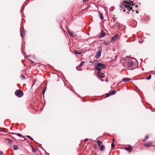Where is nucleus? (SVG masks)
Returning <instances> with one entry per match:
<instances>
[{"instance_id":"obj_1","label":"nucleus","mask_w":155,"mask_h":155,"mask_svg":"<svg viewBox=\"0 0 155 155\" xmlns=\"http://www.w3.org/2000/svg\"><path fill=\"white\" fill-rule=\"evenodd\" d=\"M133 2L132 1H130L129 3H128L127 2L125 1L122 3L120 5V7L121 8L120 9L121 11L123 10L124 12H125L126 10H127L128 11H130L132 9V7H130L128 5H133L134 4H133Z\"/></svg>"},{"instance_id":"obj_2","label":"nucleus","mask_w":155,"mask_h":155,"mask_svg":"<svg viewBox=\"0 0 155 155\" xmlns=\"http://www.w3.org/2000/svg\"><path fill=\"white\" fill-rule=\"evenodd\" d=\"M124 66L128 70H133L135 68L136 66L131 61L129 60L128 62H126L124 64Z\"/></svg>"},{"instance_id":"obj_3","label":"nucleus","mask_w":155,"mask_h":155,"mask_svg":"<svg viewBox=\"0 0 155 155\" xmlns=\"http://www.w3.org/2000/svg\"><path fill=\"white\" fill-rule=\"evenodd\" d=\"M102 50V48L101 46H100L95 56V58L96 59H98L100 57L101 54Z\"/></svg>"},{"instance_id":"obj_4","label":"nucleus","mask_w":155,"mask_h":155,"mask_svg":"<svg viewBox=\"0 0 155 155\" xmlns=\"http://www.w3.org/2000/svg\"><path fill=\"white\" fill-rule=\"evenodd\" d=\"M15 94L18 97H21L23 95V93L21 90H17L15 92Z\"/></svg>"},{"instance_id":"obj_5","label":"nucleus","mask_w":155,"mask_h":155,"mask_svg":"<svg viewBox=\"0 0 155 155\" xmlns=\"http://www.w3.org/2000/svg\"><path fill=\"white\" fill-rule=\"evenodd\" d=\"M20 30L21 36L22 38H24L25 37V31L24 28L22 27L20 28Z\"/></svg>"},{"instance_id":"obj_6","label":"nucleus","mask_w":155,"mask_h":155,"mask_svg":"<svg viewBox=\"0 0 155 155\" xmlns=\"http://www.w3.org/2000/svg\"><path fill=\"white\" fill-rule=\"evenodd\" d=\"M130 78H123L122 80L120 81L118 84H122L123 82H126L129 81L130 80Z\"/></svg>"},{"instance_id":"obj_7","label":"nucleus","mask_w":155,"mask_h":155,"mask_svg":"<svg viewBox=\"0 0 155 155\" xmlns=\"http://www.w3.org/2000/svg\"><path fill=\"white\" fill-rule=\"evenodd\" d=\"M152 143L150 142H146L144 144V146L146 147H149L152 146Z\"/></svg>"},{"instance_id":"obj_8","label":"nucleus","mask_w":155,"mask_h":155,"mask_svg":"<svg viewBox=\"0 0 155 155\" xmlns=\"http://www.w3.org/2000/svg\"><path fill=\"white\" fill-rule=\"evenodd\" d=\"M119 37V35L118 34H116L115 35H114V36H113L112 38H111V40L112 41H116L117 38Z\"/></svg>"},{"instance_id":"obj_9","label":"nucleus","mask_w":155,"mask_h":155,"mask_svg":"<svg viewBox=\"0 0 155 155\" xmlns=\"http://www.w3.org/2000/svg\"><path fill=\"white\" fill-rule=\"evenodd\" d=\"M97 65H98V67L101 68L103 69H104L106 67L105 65L101 63H99V64H98Z\"/></svg>"},{"instance_id":"obj_10","label":"nucleus","mask_w":155,"mask_h":155,"mask_svg":"<svg viewBox=\"0 0 155 155\" xmlns=\"http://www.w3.org/2000/svg\"><path fill=\"white\" fill-rule=\"evenodd\" d=\"M125 149L129 151L130 152L133 149L130 145H129L128 147H125Z\"/></svg>"},{"instance_id":"obj_11","label":"nucleus","mask_w":155,"mask_h":155,"mask_svg":"<svg viewBox=\"0 0 155 155\" xmlns=\"http://www.w3.org/2000/svg\"><path fill=\"white\" fill-rule=\"evenodd\" d=\"M100 63H99L97 62V60H94L93 62V65L95 67H98V65H97L98 64Z\"/></svg>"},{"instance_id":"obj_12","label":"nucleus","mask_w":155,"mask_h":155,"mask_svg":"<svg viewBox=\"0 0 155 155\" xmlns=\"http://www.w3.org/2000/svg\"><path fill=\"white\" fill-rule=\"evenodd\" d=\"M97 74L101 78H104V77L105 75L103 73H101L100 72H97Z\"/></svg>"},{"instance_id":"obj_13","label":"nucleus","mask_w":155,"mask_h":155,"mask_svg":"<svg viewBox=\"0 0 155 155\" xmlns=\"http://www.w3.org/2000/svg\"><path fill=\"white\" fill-rule=\"evenodd\" d=\"M85 62L84 61H82L81 62V63H80V64H79L78 66H77L76 67V68L78 70H79V69L78 68H81L83 65L84 63Z\"/></svg>"},{"instance_id":"obj_14","label":"nucleus","mask_w":155,"mask_h":155,"mask_svg":"<svg viewBox=\"0 0 155 155\" xmlns=\"http://www.w3.org/2000/svg\"><path fill=\"white\" fill-rule=\"evenodd\" d=\"M6 139L9 141L8 144L10 145H11L12 144L13 142L12 140L9 138H6Z\"/></svg>"},{"instance_id":"obj_15","label":"nucleus","mask_w":155,"mask_h":155,"mask_svg":"<svg viewBox=\"0 0 155 155\" xmlns=\"http://www.w3.org/2000/svg\"><path fill=\"white\" fill-rule=\"evenodd\" d=\"M106 34L103 31H102L101 33L100 37L101 38H102Z\"/></svg>"},{"instance_id":"obj_16","label":"nucleus","mask_w":155,"mask_h":155,"mask_svg":"<svg viewBox=\"0 0 155 155\" xmlns=\"http://www.w3.org/2000/svg\"><path fill=\"white\" fill-rule=\"evenodd\" d=\"M105 149L104 146L103 145H101L100 147V150L101 151H103Z\"/></svg>"},{"instance_id":"obj_17","label":"nucleus","mask_w":155,"mask_h":155,"mask_svg":"<svg viewBox=\"0 0 155 155\" xmlns=\"http://www.w3.org/2000/svg\"><path fill=\"white\" fill-rule=\"evenodd\" d=\"M102 68H101L98 67H96L95 68V70H97L99 71V72H100Z\"/></svg>"},{"instance_id":"obj_18","label":"nucleus","mask_w":155,"mask_h":155,"mask_svg":"<svg viewBox=\"0 0 155 155\" xmlns=\"http://www.w3.org/2000/svg\"><path fill=\"white\" fill-rule=\"evenodd\" d=\"M68 32L69 33V35L71 37H74L73 34L72 32H71L69 30L68 31Z\"/></svg>"},{"instance_id":"obj_19","label":"nucleus","mask_w":155,"mask_h":155,"mask_svg":"<svg viewBox=\"0 0 155 155\" xmlns=\"http://www.w3.org/2000/svg\"><path fill=\"white\" fill-rule=\"evenodd\" d=\"M97 143L98 144V146L99 147L100 146H101V144L102 143V142H101V141L99 140H97Z\"/></svg>"},{"instance_id":"obj_20","label":"nucleus","mask_w":155,"mask_h":155,"mask_svg":"<svg viewBox=\"0 0 155 155\" xmlns=\"http://www.w3.org/2000/svg\"><path fill=\"white\" fill-rule=\"evenodd\" d=\"M18 148V147L17 145H14L13 146V149L15 150H17Z\"/></svg>"},{"instance_id":"obj_21","label":"nucleus","mask_w":155,"mask_h":155,"mask_svg":"<svg viewBox=\"0 0 155 155\" xmlns=\"http://www.w3.org/2000/svg\"><path fill=\"white\" fill-rule=\"evenodd\" d=\"M110 43V42L108 41H104V44L105 45H109Z\"/></svg>"},{"instance_id":"obj_22","label":"nucleus","mask_w":155,"mask_h":155,"mask_svg":"<svg viewBox=\"0 0 155 155\" xmlns=\"http://www.w3.org/2000/svg\"><path fill=\"white\" fill-rule=\"evenodd\" d=\"M74 52L75 53L77 54H81L82 53V52H77V51H76L75 50H74Z\"/></svg>"},{"instance_id":"obj_23","label":"nucleus","mask_w":155,"mask_h":155,"mask_svg":"<svg viewBox=\"0 0 155 155\" xmlns=\"http://www.w3.org/2000/svg\"><path fill=\"white\" fill-rule=\"evenodd\" d=\"M116 92V91H112L110 93V95H111L114 94H115V93Z\"/></svg>"},{"instance_id":"obj_24","label":"nucleus","mask_w":155,"mask_h":155,"mask_svg":"<svg viewBox=\"0 0 155 155\" xmlns=\"http://www.w3.org/2000/svg\"><path fill=\"white\" fill-rule=\"evenodd\" d=\"M26 137H27L28 138H29L31 140H33V139L31 137H30L29 136L27 135V136H26Z\"/></svg>"},{"instance_id":"obj_25","label":"nucleus","mask_w":155,"mask_h":155,"mask_svg":"<svg viewBox=\"0 0 155 155\" xmlns=\"http://www.w3.org/2000/svg\"><path fill=\"white\" fill-rule=\"evenodd\" d=\"M100 18H101V20H103V16L101 13H100Z\"/></svg>"},{"instance_id":"obj_26","label":"nucleus","mask_w":155,"mask_h":155,"mask_svg":"<svg viewBox=\"0 0 155 155\" xmlns=\"http://www.w3.org/2000/svg\"><path fill=\"white\" fill-rule=\"evenodd\" d=\"M119 23L118 22H117V23H116L115 24V25L117 27H118V28H119Z\"/></svg>"},{"instance_id":"obj_27","label":"nucleus","mask_w":155,"mask_h":155,"mask_svg":"<svg viewBox=\"0 0 155 155\" xmlns=\"http://www.w3.org/2000/svg\"><path fill=\"white\" fill-rule=\"evenodd\" d=\"M151 75H150L148 77L146 78V79L147 80H149L151 78Z\"/></svg>"},{"instance_id":"obj_28","label":"nucleus","mask_w":155,"mask_h":155,"mask_svg":"<svg viewBox=\"0 0 155 155\" xmlns=\"http://www.w3.org/2000/svg\"><path fill=\"white\" fill-rule=\"evenodd\" d=\"M21 78L22 79H25V76L23 75H21Z\"/></svg>"},{"instance_id":"obj_29","label":"nucleus","mask_w":155,"mask_h":155,"mask_svg":"<svg viewBox=\"0 0 155 155\" xmlns=\"http://www.w3.org/2000/svg\"><path fill=\"white\" fill-rule=\"evenodd\" d=\"M110 93L109 94V93H108V94H107L106 95V97H109V96L111 95H110Z\"/></svg>"},{"instance_id":"obj_30","label":"nucleus","mask_w":155,"mask_h":155,"mask_svg":"<svg viewBox=\"0 0 155 155\" xmlns=\"http://www.w3.org/2000/svg\"><path fill=\"white\" fill-rule=\"evenodd\" d=\"M114 146H115V145H114V143H112L111 144V147L112 148H113L114 147Z\"/></svg>"},{"instance_id":"obj_31","label":"nucleus","mask_w":155,"mask_h":155,"mask_svg":"<svg viewBox=\"0 0 155 155\" xmlns=\"http://www.w3.org/2000/svg\"><path fill=\"white\" fill-rule=\"evenodd\" d=\"M0 155H5L4 154L2 151H0Z\"/></svg>"},{"instance_id":"obj_32","label":"nucleus","mask_w":155,"mask_h":155,"mask_svg":"<svg viewBox=\"0 0 155 155\" xmlns=\"http://www.w3.org/2000/svg\"><path fill=\"white\" fill-rule=\"evenodd\" d=\"M149 138V136L147 135H146L145 136V139L147 140V139H148Z\"/></svg>"},{"instance_id":"obj_33","label":"nucleus","mask_w":155,"mask_h":155,"mask_svg":"<svg viewBox=\"0 0 155 155\" xmlns=\"http://www.w3.org/2000/svg\"><path fill=\"white\" fill-rule=\"evenodd\" d=\"M17 135L18 136H19V137H22V135L21 134H17Z\"/></svg>"},{"instance_id":"obj_34","label":"nucleus","mask_w":155,"mask_h":155,"mask_svg":"<svg viewBox=\"0 0 155 155\" xmlns=\"http://www.w3.org/2000/svg\"><path fill=\"white\" fill-rule=\"evenodd\" d=\"M46 88H45L44 90H43V92H42V94H43L44 95V93H45V90H46Z\"/></svg>"},{"instance_id":"obj_35","label":"nucleus","mask_w":155,"mask_h":155,"mask_svg":"<svg viewBox=\"0 0 155 155\" xmlns=\"http://www.w3.org/2000/svg\"><path fill=\"white\" fill-rule=\"evenodd\" d=\"M88 140V139L87 138H86L84 139V141L85 142H87Z\"/></svg>"},{"instance_id":"obj_36","label":"nucleus","mask_w":155,"mask_h":155,"mask_svg":"<svg viewBox=\"0 0 155 155\" xmlns=\"http://www.w3.org/2000/svg\"><path fill=\"white\" fill-rule=\"evenodd\" d=\"M1 131L4 132V131L3 129H2L1 128H0V132Z\"/></svg>"},{"instance_id":"obj_37","label":"nucleus","mask_w":155,"mask_h":155,"mask_svg":"<svg viewBox=\"0 0 155 155\" xmlns=\"http://www.w3.org/2000/svg\"><path fill=\"white\" fill-rule=\"evenodd\" d=\"M87 1V0H83V2H86Z\"/></svg>"},{"instance_id":"obj_38","label":"nucleus","mask_w":155,"mask_h":155,"mask_svg":"<svg viewBox=\"0 0 155 155\" xmlns=\"http://www.w3.org/2000/svg\"><path fill=\"white\" fill-rule=\"evenodd\" d=\"M146 140L145 138L144 139H143V142H144Z\"/></svg>"},{"instance_id":"obj_39","label":"nucleus","mask_w":155,"mask_h":155,"mask_svg":"<svg viewBox=\"0 0 155 155\" xmlns=\"http://www.w3.org/2000/svg\"><path fill=\"white\" fill-rule=\"evenodd\" d=\"M139 43H141L142 42H143V41H139Z\"/></svg>"},{"instance_id":"obj_40","label":"nucleus","mask_w":155,"mask_h":155,"mask_svg":"<svg viewBox=\"0 0 155 155\" xmlns=\"http://www.w3.org/2000/svg\"><path fill=\"white\" fill-rule=\"evenodd\" d=\"M31 62H32V63H31V64H33L32 63H33L34 62L33 61H31Z\"/></svg>"},{"instance_id":"obj_41","label":"nucleus","mask_w":155,"mask_h":155,"mask_svg":"<svg viewBox=\"0 0 155 155\" xmlns=\"http://www.w3.org/2000/svg\"><path fill=\"white\" fill-rule=\"evenodd\" d=\"M31 62H32V63H31V64H33L32 63H33L34 62L33 61H31Z\"/></svg>"},{"instance_id":"obj_42","label":"nucleus","mask_w":155,"mask_h":155,"mask_svg":"<svg viewBox=\"0 0 155 155\" xmlns=\"http://www.w3.org/2000/svg\"><path fill=\"white\" fill-rule=\"evenodd\" d=\"M132 58V59H135L134 58Z\"/></svg>"},{"instance_id":"obj_43","label":"nucleus","mask_w":155,"mask_h":155,"mask_svg":"<svg viewBox=\"0 0 155 155\" xmlns=\"http://www.w3.org/2000/svg\"><path fill=\"white\" fill-rule=\"evenodd\" d=\"M137 7V5H135V7Z\"/></svg>"},{"instance_id":"obj_44","label":"nucleus","mask_w":155,"mask_h":155,"mask_svg":"<svg viewBox=\"0 0 155 155\" xmlns=\"http://www.w3.org/2000/svg\"><path fill=\"white\" fill-rule=\"evenodd\" d=\"M101 81H104L103 80V79H101Z\"/></svg>"},{"instance_id":"obj_45","label":"nucleus","mask_w":155,"mask_h":155,"mask_svg":"<svg viewBox=\"0 0 155 155\" xmlns=\"http://www.w3.org/2000/svg\"><path fill=\"white\" fill-rule=\"evenodd\" d=\"M32 149H34V148L33 147H32Z\"/></svg>"},{"instance_id":"obj_46","label":"nucleus","mask_w":155,"mask_h":155,"mask_svg":"<svg viewBox=\"0 0 155 155\" xmlns=\"http://www.w3.org/2000/svg\"><path fill=\"white\" fill-rule=\"evenodd\" d=\"M138 12H137V11H136V13H138Z\"/></svg>"},{"instance_id":"obj_47","label":"nucleus","mask_w":155,"mask_h":155,"mask_svg":"<svg viewBox=\"0 0 155 155\" xmlns=\"http://www.w3.org/2000/svg\"><path fill=\"white\" fill-rule=\"evenodd\" d=\"M115 85V84H114V85Z\"/></svg>"},{"instance_id":"obj_48","label":"nucleus","mask_w":155,"mask_h":155,"mask_svg":"<svg viewBox=\"0 0 155 155\" xmlns=\"http://www.w3.org/2000/svg\"><path fill=\"white\" fill-rule=\"evenodd\" d=\"M115 85V84H114V85Z\"/></svg>"},{"instance_id":"obj_49","label":"nucleus","mask_w":155,"mask_h":155,"mask_svg":"<svg viewBox=\"0 0 155 155\" xmlns=\"http://www.w3.org/2000/svg\"><path fill=\"white\" fill-rule=\"evenodd\" d=\"M136 22V23L137 24V22Z\"/></svg>"}]
</instances>
